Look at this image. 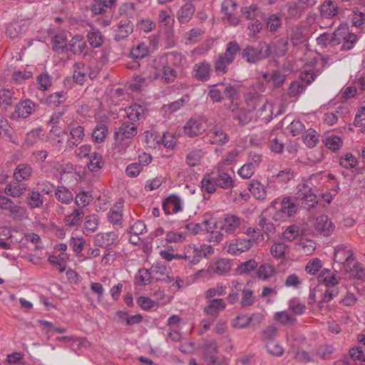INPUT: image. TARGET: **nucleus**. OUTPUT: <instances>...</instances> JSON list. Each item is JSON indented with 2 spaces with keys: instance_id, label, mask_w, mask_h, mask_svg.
I'll use <instances>...</instances> for the list:
<instances>
[{
  "instance_id": "f257e3e1",
  "label": "nucleus",
  "mask_w": 365,
  "mask_h": 365,
  "mask_svg": "<svg viewBox=\"0 0 365 365\" xmlns=\"http://www.w3.org/2000/svg\"><path fill=\"white\" fill-rule=\"evenodd\" d=\"M240 51V46L237 41H230L227 44L225 52L219 54L214 62L215 71L217 76H222L227 73L228 66L234 61Z\"/></svg>"
},
{
  "instance_id": "f03ea898",
  "label": "nucleus",
  "mask_w": 365,
  "mask_h": 365,
  "mask_svg": "<svg viewBox=\"0 0 365 365\" xmlns=\"http://www.w3.org/2000/svg\"><path fill=\"white\" fill-rule=\"evenodd\" d=\"M296 198L301 201L302 205L307 210H310L318 203L316 188L310 179L306 180L297 187Z\"/></svg>"
},
{
  "instance_id": "7ed1b4c3",
  "label": "nucleus",
  "mask_w": 365,
  "mask_h": 365,
  "mask_svg": "<svg viewBox=\"0 0 365 365\" xmlns=\"http://www.w3.org/2000/svg\"><path fill=\"white\" fill-rule=\"evenodd\" d=\"M241 55L248 63H256L272 55L271 47L267 43L261 42L259 47L247 46Z\"/></svg>"
},
{
  "instance_id": "20e7f679",
  "label": "nucleus",
  "mask_w": 365,
  "mask_h": 365,
  "mask_svg": "<svg viewBox=\"0 0 365 365\" xmlns=\"http://www.w3.org/2000/svg\"><path fill=\"white\" fill-rule=\"evenodd\" d=\"M155 68V78H160L165 83L173 82L177 76L175 70L168 64L160 63L158 58L154 62Z\"/></svg>"
},
{
  "instance_id": "39448f33",
  "label": "nucleus",
  "mask_w": 365,
  "mask_h": 365,
  "mask_svg": "<svg viewBox=\"0 0 365 365\" xmlns=\"http://www.w3.org/2000/svg\"><path fill=\"white\" fill-rule=\"evenodd\" d=\"M137 134V125L133 122L125 121L115 132V139L120 144L125 139H130Z\"/></svg>"
},
{
  "instance_id": "423d86ee",
  "label": "nucleus",
  "mask_w": 365,
  "mask_h": 365,
  "mask_svg": "<svg viewBox=\"0 0 365 365\" xmlns=\"http://www.w3.org/2000/svg\"><path fill=\"white\" fill-rule=\"evenodd\" d=\"M263 319L261 314H253L248 317L247 315H239L232 320V326L237 329H243L252 323L254 326L259 324Z\"/></svg>"
},
{
  "instance_id": "0eeeda50",
  "label": "nucleus",
  "mask_w": 365,
  "mask_h": 365,
  "mask_svg": "<svg viewBox=\"0 0 365 365\" xmlns=\"http://www.w3.org/2000/svg\"><path fill=\"white\" fill-rule=\"evenodd\" d=\"M118 235L114 232L98 233L95 237V245L110 250L117 243Z\"/></svg>"
},
{
  "instance_id": "6e6552de",
  "label": "nucleus",
  "mask_w": 365,
  "mask_h": 365,
  "mask_svg": "<svg viewBox=\"0 0 365 365\" xmlns=\"http://www.w3.org/2000/svg\"><path fill=\"white\" fill-rule=\"evenodd\" d=\"M334 225L327 215H322L316 220L315 230L320 235L329 236L334 231Z\"/></svg>"
},
{
  "instance_id": "1a4fd4ad",
  "label": "nucleus",
  "mask_w": 365,
  "mask_h": 365,
  "mask_svg": "<svg viewBox=\"0 0 365 365\" xmlns=\"http://www.w3.org/2000/svg\"><path fill=\"white\" fill-rule=\"evenodd\" d=\"M208 302L204 308L206 315L216 319L220 311L226 308V303L223 299L216 298L215 299H207Z\"/></svg>"
},
{
  "instance_id": "9d476101",
  "label": "nucleus",
  "mask_w": 365,
  "mask_h": 365,
  "mask_svg": "<svg viewBox=\"0 0 365 365\" xmlns=\"http://www.w3.org/2000/svg\"><path fill=\"white\" fill-rule=\"evenodd\" d=\"M38 107V106L30 99H26L16 104L15 107V112L17 113L19 117L26 118L34 113Z\"/></svg>"
},
{
  "instance_id": "9b49d317",
  "label": "nucleus",
  "mask_w": 365,
  "mask_h": 365,
  "mask_svg": "<svg viewBox=\"0 0 365 365\" xmlns=\"http://www.w3.org/2000/svg\"><path fill=\"white\" fill-rule=\"evenodd\" d=\"M334 260L336 262L343 264L344 267H346L354 261L353 253L346 250L344 245H339L335 248Z\"/></svg>"
},
{
  "instance_id": "f8f14e48",
  "label": "nucleus",
  "mask_w": 365,
  "mask_h": 365,
  "mask_svg": "<svg viewBox=\"0 0 365 365\" xmlns=\"http://www.w3.org/2000/svg\"><path fill=\"white\" fill-rule=\"evenodd\" d=\"M202 349L203 359L207 362L208 365H219L216 356L218 348L215 341L205 343Z\"/></svg>"
},
{
  "instance_id": "ddd939ff",
  "label": "nucleus",
  "mask_w": 365,
  "mask_h": 365,
  "mask_svg": "<svg viewBox=\"0 0 365 365\" xmlns=\"http://www.w3.org/2000/svg\"><path fill=\"white\" fill-rule=\"evenodd\" d=\"M252 245L253 240H252L237 239L229 245L227 252L232 255H237L249 250Z\"/></svg>"
},
{
  "instance_id": "4468645a",
  "label": "nucleus",
  "mask_w": 365,
  "mask_h": 365,
  "mask_svg": "<svg viewBox=\"0 0 365 365\" xmlns=\"http://www.w3.org/2000/svg\"><path fill=\"white\" fill-rule=\"evenodd\" d=\"M211 65L210 63L203 61L195 63L192 68L193 76L200 81H207L210 78Z\"/></svg>"
},
{
  "instance_id": "2eb2a0df",
  "label": "nucleus",
  "mask_w": 365,
  "mask_h": 365,
  "mask_svg": "<svg viewBox=\"0 0 365 365\" xmlns=\"http://www.w3.org/2000/svg\"><path fill=\"white\" fill-rule=\"evenodd\" d=\"M242 220L237 215L227 214L221 222L220 230L227 234L233 233L241 225Z\"/></svg>"
},
{
  "instance_id": "dca6fc26",
  "label": "nucleus",
  "mask_w": 365,
  "mask_h": 365,
  "mask_svg": "<svg viewBox=\"0 0 365 365\" xmlns=\"http://www.w3.org/2000/svg\"><path fill=\"white\" fill-rule=\"evenodd\" d=\"M248 188L254 197L259 200H264L267 195H270L272 190L271 187H264L258 180H252Z\"/></svg>"
},
{
  "instance_id": "f3484780",
  "label": "nucleus",
  "mask_w": 365,
  "mask_h": 365,
  "mask_svg": "<svg viewBox=\"0 0 365 365\" xmlns=\"http://www.w3.org/2000/svg\"><path fill=\"white\" fill-rule=\"evenodd\" d=\"M150 269L152 272L153 278L157 281H164L169 283L173 280V278L168 276L169 269L161 262H156L152 265Z\"/></svg>"
},
{
  "instance_id": "a211bd4d",
  "label": "nucleus",
  "mask_w": 365,
  "mask_h": 365,
  "mask_svg": "<svg viewBox=\"0 0 365 365\" xmlns=\"http://www.w3.org/2000/svg\"><path fill=\"white\" fill-rule=\"evenodd\" d=\"M184 133L190 138L198 135L205 128L202 126V120L200 119H190L183 127Z\"/></svg>"
},
{
  "instance_id": "6ab92c4d",
  "label": "nucleus",
  "mask_w": 365,
  "mask_h": 365,
  "mask_svg": "<svg viewBox=\"0 0 365 365\" xmlns=\"http://www.w3.org/2000/svg\"><path fill=\"white\" fill-rule=\"evenodd\" d=\"M288 41L284 38L275 37L269 45L271 47L272 54H274L277 57L284 56L288 51Z\"/></svg>"
},
{
  "instance_id": "aec40b11",
  "label": "nucleus",
  "mask_w": 365,
  "mask_h": 365,
  "mask_svg": "<svg viewBox=\"0 0 365 365\" xmlns=\"http://www.w3.org/2000/svg\"><path fill=\"white\" fill-rule=\"evenodd\" d=\"M229 135L222 128H213L209 133V142L212 145H225L229 141Z\"/></svg>"
},
{
  "instance_id": "412c9836",
  "label": "nucleus",
  "mask_w": 365,
  "mask_h": 365,
  "mask_svg": "<svg viewBox=\"0 0 365 365\" xmlns=\"http://www.w3.org/2000/svg\"><path fill=\"white\" fill-rule=\"evenodd\" d=\"M133 31V24L129 20L121 21L115 30L114 39L120 41L127 38Z\"/></svg>"
},
{
  "instance_id": "4be33fe9",
  "label": "nucleus",
  "mask_w": 365,
  "mask_h": 365,
  "mask_svg": "<svg viewBox=\"0 0 365 365\" xmlns=\"http://www.w3.org/2000/svg\"><path fill=\"white\" fill-rule=\"evenodd\" d=\"M163 209L166 215L177 213L182 209L181 200L176 195H170L164 201Z\"/></svg>"
},
{
  "instance_id": "5701e85b",
  "label": "nucleus",
  "mask_w": 365,
  "mask_h": 365,
  "mask_svg": "<svg viewBox=\"0 0 365 365\" xmlns=\"http://www.w3.org/2000/svg\"><path fill=\"white\" fill-rule=\"evenodd\" d=\"M184 60L185 57L183 55L176 51H172L168 53L165 56L158 57V62H160V63L168 64L170 66H180Z\"/></svg>"
},
{
  "instance_id": "b1692460",
  "label": "nucleus",
  "mask_w": 365,
  "mask_h": 365,
  "mask_svg": "<svg viewBox=\"0 0 365 365\" xmlns=\"http://www.w3.org/2000/svg\"><path fill=\"white\" fill-rule=\"evenodd\" d=\"M33 169L29 164L21 163L14 172V177L17 182L28 180L31 176Z\"/></svg>"
},
{
  "instance_id": "393cba45",
  "label": "nucleus",
  "mask_w": 365,
  "mask_h": 365,
  "mask_svg": "<svg viewBox=\"0 0 365 365\" xmlns=\"http://www.w3.org/2000/svg\"><path fill=\"white\" fill-rule=\"evenodd\" d=\"M90 28L91 29L88 31L87 34V39L89 44L93 48L101 47L104 42V36L98 29L94 28L92 26H90Z\"/></svg>"
},
{
  "instance_id": "a878e982",
  "label": "nucleus",
  "mask_w": 365,
  "mask_h": 365,
  "mask_svg": "<svg viewBox=\"0 0 365 365\" xmlns=\"http://www.w3.org/2000/svg\"><path fill=\"white\" fill-rule=\"evenodd\" d=\"M123 202H117L108 212V219L113 225L121 224L123 220Z\"/></svg>"
},
{
  "instance_id": "bb28decb",
  "label": "nucleus",
  "mask_w": 365,
  "mask_h": 365,
  "mask_svg": "<svg viewBox=\"0 0 365 365\" xmlns=\"http://www.w3.org/2000/svg\"><path fill=\"white\" fill-rule=\"evenodd\" d=\"M218 187L222 189H229L233 187L234 181L232 177L227 173L218 172L212 174Z\"/></svg>"
},
{
  "instance_id": "cd10ccee",
  "label": "nucleus",
  "mask_w": 365,
  "mask_h": 365,
  "mask_svg": "<svg viewBox=\"0 0 365 365\" xmlns=\"http://www.w3.org/2000/svg\"><path fill=\"white\" fill-rule=\"evenodd\" d=\"M195 7L191 3H186L178 11V19L182 24L187 23L192 17Z\"/></svg>"
},
{
  "instance_id": "c85d7f7f",
  "label": "nucleus",
  "mask_w": 365,
  "mask_h": 365,
  "mask_svg": "<svg viewBox=\"0 0 365 365\" xmlns=\"http://www.w3.org/2000/svg\"><path fill=\"white\" fill-rule=\"evenodd\" d=\"M274 108L272 104L264 103L257 111V116L264 123H268L273 118Z\"/></svg>"
},
{
  "instance_id": "c756f323",
  "label": "nucleus",
  "mask_w": 365,
  "mask_h": 365,
  "mask_svg": "<svg viewBox=\"0 0 365 365\" xmlns=\"http://www.w3.org/2000/svg\"><path fill=\"white\" fill-rule=\"evenodd\" d=\"M232 269V262L226 259H220L212 267L213 273L218 275H225L230 272Z\"/></svg>"
},
{
  "instance_id": "7c9ffc66",
  "label": "nucleus",
  "mask_w": 365,
  "mask_h": 365,
  "mask_svg": "<svg viewBox=\"0 0 365 365\" xmlns=\"http://www.w3.org/2000/svg\"><path fill=\"white\" fill-rule=\"evenodd\" d=\"M200 250L192 247V246H189L187 249V253L184 255H174L175 258L176 259H184L185 260H188L191 264H196L199 262L198 257L200 256Z\"/></svg>"
},
{
  "instance_id": "2f4dec72",
  "label": "nucleus",
  "mask_w": 365,
  "mask_h": 365,
  "mask_svg": "<svg viewBox=\"0 0 365 365\" xmlns=\"http://www.w3.org/2000/svg\"><path fill=\"white\" fill-rule=\"evenodd\" d=\"M280 205L281 212L287 216H292L298 210L297 205L290 197H284L281 201Z\"/></svg>"
},
{
  "instance_id": "473e14b6",
  "label": "nucleus",
  "mask_w": 365,
  "mask_h": 365,
  "mask_svg": "<svg viewBox=\"0 0 365 365\" xmlns=\"http://www.w3.org/2000/svg\"><path fill=\"white\" fill-rule=\"evenodd\" d=\"M26 202L31 209L40 207L43 203V199L38 191H31L28 193Z\"/></svg>"
},
{
  "instance_id": "72a5a7b5",
  "label": "nucleus",
  "mask_w": 365,
  "mask_h": 365,
  "mask_svg": "<svg viewBox=\"0 0 365 365\" xmlns=\"http://www.w3.org/2000/svg\"><path fill=\"white\" fill-rule=\"evenodd\" d=\"M125 112L129 120L136 121L144 115L145 108L139 104H134L128 107Z\"/></svg>"
},
{
  "instance_id": "f704fd0d",
  "label": "nucleus",
  "mask_w": 365,
  "mask_h": 365,
  "mask_svg": "<svg viewBox=\"0 0 365 365\" xmlns=\"http://www.w3.org/2000/svg\"><path fill=\"white\" fill-rule=\"evenodd\" d=\"M86 47V42L82 35H76L73 37L70 49L74 54H81Z\"/></svg>"
},
{
  "instance_id": "c9c22d12",
  "label": "nucleus",
  "mask_w": 365,
  "mask_h": 365,
  "mask_svg": "<svg viewBox=\"0 0 365 365\" xmlns=\"http://www.w3.org/2000/svg\"><path fill=\"white\" fill-rule=\"evenodd\" d=\"M289 38L294 46L302 44L306 41V37L303 34L302 29L298 26H294L291 29Z\"/></svg>"
},
{
  "instance_id": "e433bc0d",
  "label": "nucleus",
  "mask_w": 365,
  "mask_h": 365,
  "mask_svg": "<svg viewBox=\"0 0 365 365\" xmlns=\"http://www.w3.org/2000/svg\"><path fill=\"white\" fill-rule=\"evenodd\" d=\"M304 231L297 225H291L288 226L283 232V237L289 241L292 242L299 235H302Z\"/></svg>"
},
{
  "instance_id": "4c0bfd02",
  "label": "nucleus",
  "mask_w": 365,
  "mask_h": 365,
  "mask_svg": "<svg viewBox=\"0 0 365 365\" xmlns=\"http://www.w3.org/2000/svg\"><path fill=\"white\" fill-rule=\"evenodd\" d=\"M56 199L64 204H69L73 200L72 192L65 187H58L55 192Z\"/></svg>"
},
{
  "instance_id": "58836bf2",
  "label": "nucleus",
  "mask_w": 365,
  "mask_h": 365,
  "mask_svg": "<svg viewBox=\"0 0 365 365\" xmlns=\"http://www.w3.org/2000/svg\"><path fill=\"white\" fill-rule=\"evenodd\" d=\"M86 79L87 73L85 71L84 64L82 63H76L74 64V81L79 85H83Z\"/></svg>"
},
{
  "instance_id": "ea45409f",
  "label": "nucleus",
  "mask_w": 365,
  "mask_h": 365,
  "mask_svg": "<svg viewBox=\"0 0 365 365\" xmlns=\"http://www.w3.org/2000/svg\"><path fill=\"white\" fill-rule=\"evenodd\" d=\"M321 13L322 16L326 17L334 16L338 13V6L334 1H325L321 6Z\"/></svg>"
},
{
  "instance_id": "a19ab883",
  "label": "nucleus",
  "mask_w": 365,
  "mask_h": 365,
  "mask_svg": "<svg viewBox=\"0 0 365 365\" xmlns=\"http://www.w3.org/2000/svg\"><path fill=\"white\" fill-rule=\"evenodd\" d=\"M84 213L81 210L75 209L73 212L66 217V224L70 227L78 226L81 225V219Z\"/></svg>"
},
{
  "instance_id": "79ce46f5",
  "label": "nucleus",
  "mask_w": 365,
  "mask_h": 365,
  "mask_svg": "<svg viewBox=\"0 0 365 365\" xmlns=\"http://www.w3.org/2000/svg\"><path fill=\"white\" fill-rule=\"evenodd\" d=\"M151 278H153V275L150 269L141 268L135 277L136 284L141 286L148 284L151 282Z\"/></svg>"
},
{
  "instance_id": "37998d69",
  "label": "nucleus",
  "mask_w": 365,
  "mask_h": 365,
  "mask_svg": "<svg viewBox=\"0 0 365 365\" xmlns=\"http://www.w3.org/2000/svg\"><path fill=\"white\" fill-rule=\"evenodd\" d=\"M226 294V287L222 284L217 283L215 287L208 289L205 292V297L207 299H215V296H224Z\"/></svg>"
},
{
  "instance_id": "c03bdc74",
  "label": "nucleus",
  "mask_w": 365,
  "mask_h": 365,
  "mask_svg": "<svg viewBox=\"0 0 365 365\" xmlns=\"http://www.w3.org/2000/svg\"><path fill=\"white\" fill-rule=\"evenodd\" d=\"M148 55V48L145 43H139L133 47L130 51V56L134 60L142 59Z\"/></svg>"
},
{
  "instance_id": "a18cd8bd",
  "label": "nucleus",
  "mask_w": 365,
  "mask_h": 365,
  "mask_svg": "<svg viewBox=\"0 0 365 365\" xmlns=\"http://www.w3.org/2000/svg\"><path fill=\"white\" fill-rule=\"evenodd\" d=\"M108 134L107 127L104 125H98L93 129L91 135L96 143L103 142Z\"/></svg>"
},
{
  "instance_id": "49530a36",
  "label": "nucleus",
  "mask_w": 365,
  "mask_h": 365,
  "mask_svg": "<svg viewBox=\"0 0 365 365\" xmlns=\"http://www.w3.org/2000/svg\"><path fill=\"white\" fill-rule=\"evenodd\" d=\"M217 186V182H215L212 175L205 176L201 182L202 189L206 191L208 194L214 193L216 191Z\"/></svg>"
},
{
  "instance_id": "de8ad7c7",
  "label": "nucleus",
  "mask_w": 365,
  "mask_h": 365,
  "mask_svg": "<svg viewBox=\"0 0 365 365\" xmlns=\"http://www.w3.org/2000/svg\"><path fill=\"white\" fill-rule=\"evenodd\" d=\"M103 163L102 156L97 153H93L90 157V161L87 166L91 171L95 172L101 169Z\"/></svg>"
},
{
  "instance_id": "09e8293b",
  "label": "nucleus",
  "mask_w": 365,
  "mask_h": 365,
  "mask_svg": "<svg viewBox=\"0 0 365 365\" xmlns=\"http://www.w3.org/2000/svg\"><path fill=\"white\" fill-rule=\"evenodd\" d=\"M287 246L282 242L274 243L271 248L270 252L272 255L278 259H283L285 257V252Z\"/></svg>"
},
{
  "instance_id": "8fccbe9b",
  "label": "nucleus",
  "mask_w": 365,
  "mask_h": 365,
  "mask_svg": "<svg viewBox=\"0 0 365 365\" xmlns=\"http://www.w3.org/2000/svg\"><path fill=\"white\" fill-rule=\"evenodd\" d=\"M274 318L283 325L293 324L296 322V318L286 311L276 312Z\"/></svg>"
},
{
  "instance_id": "3c124183",
  "label": "nucleus",
  "mask_w": 365,
  "mask_h": 365,
  "mask_svg": "<svg viewBox=\"0 0 365 365\" xmlns=\"http://www.w3.org/2000/svg\"><path fill=\"white\" fill-rule=\"evenodd\" d=\"M342 143V139L334 135L328 136L325 140L326 147L333 151L339 150L341 147Z\"/></svg>"
},
{
  "instance_id": "603ef678",
  "label": "nucleus",
  "mask_w": 365,
  "mask_h": 365,
  "mask_svg": "<svg viewBox=\"0 0 365 365\" xmlns=\"http://www.w3.org/2000/svg\"><path fill=\"white\" fill-rule=\"evenodd\" d=\"M9 211L14 220L22 221L26 218V209L24 207L14 205Z\"/></svg>"
},
{
  "instance_id": "864d4df0",
  "label": "nucleus",
  "mask_w": 365,
  "mask_h": 365,
  "mask_svg": "<svg viewBox=\"0 0 365 365\" xmlns=\"http://www.w3.org/2000/svg\"><path fill=\"white\" fill-rule=\"evenodd\" d=\"M342 46L341 48V51H349L353 48L354 44L357 41V36L352 33H347L341 36Z\"/></svg>"
},
{
  "instance_id": "5fc2aeb1",
  "label": "nucleus",
  "mask_w": 365,
  "mask_h": 365,
  "mask_svg": "<svg viewBox=\"0 0 365 365\" xmlns=\"http://www.w3.org/2000/svg\"><path fill=\"white\" fill-rule=\"evenodd\" d=\"M70 135H71V138L74 140V141L72 143L73 145L77 146L84 136L83 127L81 125H73L70 130Z\"/></svg>"
},
{
  "instance_id": "6e6d98bb",
  "label": "nucleus",
  "mask_w": 365,
  "mask_h": 365,
  "mask_svg": "<svg viewBox=\"0 0 365 365\" xmlns=\"http://www.w3.org/2000/svg\"><path fill=\"white\" fill-rule=\"evenodd\" d=\"M234 119L241 125L249 123L252 119V113L247 110H240L235 113Z\"/></svg>"
},
{
  "instance_id": "4d7b16f0",
  "label": "nucleus",
  "mask_w": 365,
  "mask_h": 365,
  "mask_svg": "<svg viewBox=\"0 0 365 365\" xmlns=\"http://www.w3.org/2000/svg\"><path fill=\"white\" fill-rule=\"evenodd\" d=\"M99 218L96 215H91L86 217L84 228L87 232H94L98 227Z\"/></svg>"
},
{
  "instance_id": "13d9d810",
  "label": "nucleus",
  "mask_w": 365,
  "mask_h": 365,
  "mask_svg": "<svg viewBox=\"0 0 365 365\" xmlns=\"http://www.w3.org/2000/svg\"><path fill=\"white\" fill-rule=\"evenodd\" d=\"M93 200L92 195L88 192H81L75 198V203L78 207H84Z\"/></svg>"
},
{
  "instance_id": "bf43d9fd",
  "label": "nucleus",
  "mask_w": 365,
  "mask_h": 365,
  "mask_svg": "<svg viewBox=\"0 0 365 365\" xmlns=\"http://www.w3.org/2000/svg\"><path fill=\"white\" fill-rule=\"evenodd\" d=\"M281 25L282 19L276 14L270 15L267 19V27L270 32H276Z\"/></svg>"
},
{
  "instance_id": "052dcab7",
  "label": "nucleus",
  "mask_w": 365,
  "mask_h": 365,
  "mask_svg": "<svg viewBox=\"0 0 365 365\" xmlns=\"http://www.w3.org/2000/svg\"><path fill=\"white\" fill-rule=\"evenodd\" d=\"M202 157V150H194L190 152L186 158L187 163L191 166H195L200 163Z\"/></svg>"
},
{
  "instance_id": "680f3d73",
  "label": "nucleus",
  "mask_w": 365,
  "mask_h": 365,
  "mask_svg": "<svg viewBox=\"0 0 365 365\" xmlns=\"http://www.w3.org/2000/svg\"><path fill=\"white\" fill-rule=\"evenodd\" d=\"M66 93L63 91L56 92L48 96L46 103L49 105L57 106L66 101Z\"/></svg>"
},
{
  "instance_id": "e2e57ef3",
  "label": "nucleus",
  "mask_w": 365,
  "mask_h": 365,
  "mask_svg": "<svg viewBox=\"0 0 365 365\" xmlns=\"http://www.w3.org/2000/svg\"><path fill=\"white\" fill-rule=\"evenodd\" d=\"M305 88L304 84L299 81H292L287 91L289 97H295L300 94Z\"/></svg>"
},
{
  "instance_id": "0e129e2a",
  "label": "nucleus",
  "mask_w": 365,
  "mask_h": 365,
  "mask_svg": "<svg viewBox=\"0 0 365 365\" xmlns=\"http://www.w3.org/2000/svg\"><path fill=\"white\" fill-rule=\"evenodd\" d=\"M257 267V263L255 259H249L243 262L238 267L237 272L239 274H248L252 270L255 269Z\"/></svg>"
},
{
  "instance_id": "69168bd1",
  "label": "nucleus",
  "mask_w": 365,
  "mask_h": 365,
  "mask_svg": "<svg viewBox=\"0 0 365 365\" xmlns=\"http://www.w3.org/2000/svg\"><path fill=\"white\" fill-rule=\"evenodd\" d=\"M41 132V128H36L29 132L24 140V145L26 146H31L37 143L40 139Z\"/></svg>"
},
{
  "instance_id": "338daca9",
  "label": "nucleus",
  "mask_w": 365,
  "mask_h": 365,
  "mask_svg": "<svg viewBox=\"0 0 365 365\" xmlns=\"http://www.w3.org/2000/svg\"><path fill=\"white\" fill-rule=\"evenodd\" d=\"M289 308L295 314H302L305 312L306 306L298 299L294 298L289 302Z\"/></svg>"
},
{
  "instance_id": "774afa93",
  "label": "nucleus",
  "mask_w": 365,
  "mask_h": 365,
  "mask_svg": "<svg viewBox=\"0 0 365 365\" xmlns=\"http://www.w3.org/2000/svg\"><path fill=\"white\" fill-rule=\"evenodd\" d=\"M267 351L276 356H281L284 353V349L276 341H267L265 344Z\"/></svg>"
}]
</instances>
